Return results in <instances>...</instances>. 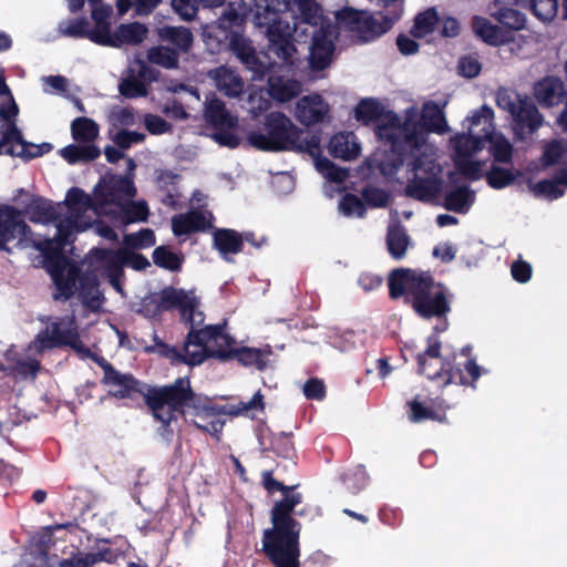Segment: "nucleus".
<instances>
[{"label":"nucleus","mask_w":567,"mask_h":567,"mask_svg":"<svg viewBox=\"0 0 567 567\" xmlns=\"http://www.w3.org/2000/svg\"><path fill=\"white\" fill-rule=\"evenodd\" d=\"M381 134L390 151L378 163L382 175L393 178L405 165L408 168V183L405 195L421 202H430L442 189L443 181L440 178L441 166L434 157V147L417 133L413 123L408 122L404 128L383 126Z\"/></svg>","instance_id":"f257e3e1"},{"label":"nucleus","mask_w":567,"mask_h":567,"mask_svg":"<svg viewBox=\"0 0 567 567\" xmlns=\"http://www.w3.org/2000/svg\"><path fill=\"white\" fill-rule=\"evenodd\" d=\"M97 363L104 373L102 383L111 388L109 393L117 399H133L136 394L142 395L152 415L162 423L161 435L167 441L173 436L171 423L176 421L178 415H184L187 408H195L196 394L186 377L177 378L168 385L151 386L138 381L131 373L117 371L103 358Z\"/></svg>","instance_id":"f03ea898"},{"label":"nucleus","mask_w":567,"mask_h":567,"mask_svg":"<svg viewBox=\"0 0 567 567\" xmlns=\"http://www.w3.org/2000/svg\"><path fill=\"white\" fill-rule=\"evenodd\" d=\"M106 176L102 177L93 188V196L79 187H72L66 194L63 215L56 225V234L53 238L37 240L30 226L14 237L16 247L19 249L34 248L45 258L50 259L62 254L68 244L72 241L74 231H84L92 226V215L104 216L99 207V197H105Z\"/></svg>","instance_id":"7ed1b4c3"},{"label":"nucleus","mask_w":567,"mask_h":567,"mask_svg":"<svg viewBox=\"0 0 567 567\" xmlns=\"http://www.w3.org/2000/svg\"><path fill=\"white\" fill-rule=\"evenodd\" d=\"M388 287L392 299L404 297L405 303L423 319L446 318L451 311L453 293L429 271L394 269L389 275Z\"/></svg>","instance_id":"20e7f679"},{"label":"nucleus","mask_w":567,"mask_h":567,"mask_svg":"<svg viewBox=\"0 0 567 567\" xmlns=\"http://www.w3.org/2000/svg\"><path fill=\"white\" fill-rule=\"evenodd\" d=\"M284 494L285 497L271 508L272 527L264 530L262 551L275 567H300L301 524L292 515L302 495Z\"/></svg>","instance_id":"39448f33"},{"label":"nucleus","mask_w":567,"mask_h":567,"mask_svg":"<svg viewBox=\"0 0 567 567\" xmlns=\"http://www.w3.org/2000/svg\"><path fill=\"white\" fill-rule=\"evenodd\" d=\"M105 197H99V207L115 226L146 221L150 215L145 200H133L136 187L132 176H106Z\"/></svg>","instance_id":"423d86ee"},{"label":"nucleus","mask_w":567,"mask_h":567,"mask_svg":"<svg viewBox=\"0 0 567 567\" xmlns=\"http://www.w3.org/2000/svg\"><path fill=\"white\" fill-rule=\"evenodd\" d=\"M38 320L45 324L29 343L28 350L42 354L53 349L70 347L83 357H90L91 350L82 342L74 315L61 317L40 316Z\"/></svg>","instance_id":"0eeeda50"},{"label":"nucleus","mask_w":567,"mask_h":567,"mask_svg":"<svg viewBox=\"0 0 567 567\" xmlns=\"http://www.w3.org/2000/svg\"><path fill=\"white\" fill-rule=\"evenodd\" d=\"M178 310L185 324H203L205 315L200 310V300L194 290L166 287L155 297L143 299L138 312L155 318L164 311Z\"/></svg>","instance_id":"6e6552de"},{"label":"nucleus","mask_w":567,"mask_h":567,"mask_svg":"<svg viewBox=\"0 0 567 567\" xmlns=\"http://www.w3.org/2000/svg\"><path fill=\"white\" fill-rule=\"evenodd\" d=\"M496 104L511 115L514 135L519 141L533 135L543 125V115L527 95L499 87L496 92Z\"/></svg>","instance_id":"1a4fd4ad"},{"label":"nucleus","mask_w":567,"mask_h":567,"mask_svg":"<svg viewBox=\"0 0 567 567\" xmlns=\"http://www.w3.org/2000/svg\"><path fill=\"white\" fill-rule=\"evenodd\" d=\"M410 121L415 126L417 133L423 135L425 143H429V133L445 134L449 131L443 106H440L434 101H426L422 105L420 117L417 110L414 106L405 110L403 120L395 113H388L383 117L382 122L377 125V135L381 141L385 142V137L381 134V128L383 126H398L405 130L408 122Z\"/></svg>","instance_id":"9d476101"},{"label":"nucleus","mask_w":567,"mask_h":567,"mask_svg":"<svg viewBox=\"0 0 567 567\" xmlns=\"http://www.w3.org/2000/svg\"><path fill=\"white\" fill-rule=\"evenodd\" d=\"M266 133L251 131L247 134L249 145L261 151H290L296 137L302 135L292 121L280 112L269 113L265 118Z\"/></svg>","instance_id":"9b49d317"},{"label":"nucleus","mask_w":567,"mask_h":567,"mask_svg":"<svg viewBox=\"0 0 567 567\" xmlns=\"http://www.w3.org/2000/svg\"><path fill=\"white\" fill-rule=\"evenodd\" d=\"M188 326V343H194L195 351L203 353L204 361L215 358L226 362L234 358L236 340L225 332L224 324Z\"/></svg>","instance_id":"f8f14e48"},{"label":"nucleus","mask_w":567,"mask_h":567,"mask_svg":"<svg viewBox=\"0 0 567 567\" xmlns=\"http://www.w3.org/2000/svg\"><path fill=\"white\" fill-rule=\"evenodd\" d=\"M417 372L431 381H439L443 385L453 382L465 384L466 380L460 368L452 367L441 357V341L436 336L427 338L426 349L416 355Z\"/></svg>","instance_id":"ddd939ff"},{"label":"nucleus","mask_w":567,"mask_h":567,"mask_svg":"<svg viewBox=\"0 0 567 567\" xmlns=\"http://www.w3.org/2000/svg\"><path fill=\"white\" fill-rule=\"evenodd\" d=\"M337 29L353 33L360 41L369 42L390 30L384 25L380 17L364 10H355L350 7L336 12Z\"/></svg>","instance_id":"4468645a"},{"label":"nucleus","mask_w":567,"mask_h":567,"mask_svg":"<svg viewBox=\"0 0 567 567\" xmlns=\"http://www.w3.org/2000/svg\"><path fill=\"white\" fill-rule=\"evenodd\" d=\"M265 32L269 44L268 50L284 65H295L297 49L291 37L289 22H277L255 25Z\"/></svg>","instance_id":"2eb2a0df"},{"label":"nucleus","mask_w":567,"mask_h":567,"mask_svg":"<svg viewBox=\"0 0 567 567\" xmlns=\"http://www.w3.org/2000/svg\"><path fill=\"white\" fill-rule=\"evenodd\" d=\"M336 37V27L331 23L322 25L319 34L315 35V40L309 47V64L312 70L321 71L329 66L334 51L333 40Z\"/></svg>","instance_id":"dca6fc26"},{"label":"nucleus","mask_w":567,"mask_h":567,"mask_svg":"<svg viewBox=\"0 0 567 567\" xmlns=\"http://www.w3.org/2000/svg\"><path fill=\"white\" fill-rule=\"evenodd\" d=\"M231 52L252 73V80H262L268 71L267 64L259 58L252 42L241 34H234L229 39Z\"/></svg>","instance_id":"f3484780"},{"label":"nucleus","mask_w":567,"mask_h":567,"mask_svg":"<svg viewBox=\"0 0 567 567\" xmlns=\"http://www.w3.org/2000/svg\"><path fill=\"white\" fill-rule=\"evenodd\" d=\"M154 342L155 344L147 347L146 351L156 352L161 357L171 360L174 364L184 363L194 367L204 362L203 353L195 351L194 343H188V336L182 348L163 342L156 334L154 336Z\"/></svg>","instance_id":"a211bd4d"},{"label":"nucleus","mask_w":567,"mask_h":567,"mask_svg":"<svg viewBox=\"0 0 567 567\" xmlns=\"http://www.w3.org/2000/svg\"><path fill=\"white\" fill-rule=\"evenodd\" d=\"M213 214L200 208L190 209L172 217V231L181 238L194 233L206 231L213 226Z\"/></svg>","instance_id":"6ab92c4d"},{"label":"nucleus","mask_w":567,"mask_h":567,"mask_svg":"<svg viewBox=\"0 0 567 567\" xmlns=\"http://www.w3.org/2000/svg\"><path fill=\"white\" fill-rule=\"evenodd\" d=\"M207 78L213 82L219 93L228 99H237L245 92V81L234 68L219 65L207 72Z\"/></svg>","instance_id":"aec40b11"},{"label":"nucleus","mask_w":567,"mask_h":567,"mask_svg":"<svg viewBox=\"0 0 567 567\" xmlns=\"http://www.w3.org/2000/svg\"><path fill=\"white\" fill-rule=\"evenodd\" d=\"M147 28L140 22L120 24L114 32L107 37H99L96 44L111 48H121L123 45H137L146 39Z\"/></svg>","instance_id":"412c9836"},{"label":"nucleus","mask_w":567,"mask_h":567,"mask_svg":"<svg viewBox=\"0 0 567 567\" xmlns=\"http://www.w3.org/2000/svg\"><path fill=\"white\" fill-rule=\"evenodd\" d=\"M329 111V104L321 95L311 94L297 101L295 115L301 124L310 126L323 122Z\"/></svg>","instance_id":"4be33fe9"},{"label":"nucleus","mask_w":567,"mask_h":567,"mask_svg":"<svg viewBox=\"0 0 567 567\" xmlns=\"http://www.w3.org/2000/svg\"><path fill=\"white\" fill-rule=\"evenodd\" d=\"M25 229L22 212L9 205H0V250L11 252L7 245Z\"/></svg>","instance_id":"5701e85b"},{"label":"nucleus","mask_w":567,"mask_h":567,"mask_svg":"<svg viewBox=\"0 0 567 567\" xmlns=\"http://www.w3.org/2000/svg\"><path fill=\"white\" fill-rule=\"evenodd\" d=\"M250 13L254 17V8H249V3L244 1H229L227 8L217 19V27L226 33V38L228 34H240L239 30L243 27V23L246 17Z\"/></svg>","instance_id":"b1692460"},{"label":"nucleus","mask_w":567,"mask_h":567,"mask_svg":"<svg viewBox=\"0 0 567 567\" xmlns=\"http://www.w3.org/2000/svg\"><path fill=\"white\" fill-rule=\"evenodd\" d=\"M53 148L50 143L33 144L23 140L22 132L19 130V137L7 141H0V155L18 156L23 159H32L42 156Z\"/></svg>","instance_id":"393cba45"},{"label":"nucleus","mask_w":567,"mask_h":567,"mask_svg":"<svg viewBox=\"0 0 567 567\" xmlns=\"http://www.w3.org/2000/svg\"><path fill=\"white\" fill-rule=\"evenodd\" d=\"M291 0H256L254 6V24L287 22L282 14L289 9Z\"/></svg>","instance_id":"a878e982"},{"label":"nucleus","mask_w":567,"mask_h":567,"mask_svg":"<svg viewBox=\"0 0 567 567\" xmlns=\"http://www.w3.org/2000/svg\"><path fill=\"white\" fill-rule=\"evenodd\" d=\"M204 117L215 128H233L238 120L227 109L225 103L215 94L206 97Z\"/></svg>","instance_id":"bb28decb"},{"label":"nucleus","mask_w":567,"mask_h":567,"mask_svg":"<svg viewBox=\"0 0 567 567\" xmlns=\"http://www.w3.org/2000/svg\"><path fill=\"white\" fill-rule=\"evenodd\" d=\"M64 207L61 203L54 204L41 197L33 199L25 208L29 219L35 224H59Z\"/></svg>","instance_id":"cd10ccee"},{"label":"nucleus","mask_w":567,"mask_h":567,"mask_svg":"<svg viewBox=\"0 0 567 567\" xmlns=\"http://www.w3.org/2000/svg\"><path fill=\"white\" fill-rule=\"evenodd\" d=\"M528 187L535 197L548 200L563 197L567 187V167H560L553 178L543 179L537 183H528Z\"/></svg>","instance_id":"c85d7f7f"},{"label":"nucleus","mask_w":567,"mask_h":567,"mask_svg":"<svg viewBox=\"0 0 567 567\" xmlns=\"http://www.w3.org/2000/svg\"><path fill=\"white\" fill-rule=\"evenodd\" d=\"M155 32L159 42L171 44L178 54L188 52L194 41L190 29L183 25H163Z\"/></svg>","instance_id":"c756f323"},{"label":"nucleus","mask_w":567,"mask_h":567,"mask_svg":"<svg viewBox=\"0 0 567 567\" xmlns=\"http://www.w3.org/2000/svg\"><path fill=\"white\" fill-rule=\"evenodd\" d=\"M213 246L223 259L231 262L230 255L239 254L243 250V236L234 229H216L213 233Z\"/></svg>","instance_id":"7c9ffc66"},{"label":"nucleus","mask_w":567,"mask_h":567,"mask_svg":"<svg viewBox=\"0 0 567 567\" xmlns=\"http://www.w3.org/2000/svg\"><path fill=\"white\" fill-rule=\"evenodd\" d=\"M179 175L172 171H159L155 177L156 189L161 193V203L171 208L179 206Z\"/></svg>","instance_id":"2f4dec72"},{"label":"nucleus","mask_w":567,"mask_h":567,"mask_svg":"<svg viewBox=\"0 0 567 567\" xmlns=\"http://www.w3.org/2000/svg\"><path fill=\"white\" fill-rule=\"evenodd\" d=\"M18 114L19 107L13 96L0 100V141L19 137Z\"/></svg>","instance_id":"473e14b6"},{"label":"nucleus","mask_w":567,"mask_h":567,"mask_svg":"<svg viewBox=\"0 0 567 567\" xmlns=\"http://www.w3.org/2000/svg\"><path fill=\"white\" fill-rule=\"evenodd\" d=\"M385 244L390 256L394 260H402L411 245V237L403 225L393 223L388 226Z\"/></svg>","instance_id":"72a5a7b5"},{"label":"nucleus","mask_w":567,"mask_h":567,"mask_svg":"<svg viewBox=\"0 0 567 567\" xmlns=\"http://www.w3.org/2000/svg\"><path fill=\"white\" fill-rule=\"evenodd\" d=\"M360 145L353 133L334 134L329 142V153L336 158L351 161L358 157Z\"/></svg>","instance_id":"f704fd0d"},{"label":"nucleus","mask_w":567,"mask_h":567,"mask_svg":"<svg viewBox=\"0 0 567 567\" xmlns=\"http://www.w3.org/2000/svg\"><path fill=\"white\" fill-rule=\"evenodd\" d=\"M564 83L554 76H547L538 81L534 86L536 100L546 106H553L561 101Z\"/></svg>","instance_id":"c9c22d12"},{"label":"nucleus","mask_w":567,"mask_h":567,"mask_svg":"<svg viewBox=\"0 0 567 567\" xmlns=\"http://www.w3.org/2000/svg\"><path fill=\"white\" fill-rule=\"evenodd\" d=\"M472 28L475 35L489 45L498 47L509 41L507 33L486 18L475 16Z\"/></svg>","instance_id":"e433bc0d"},{"label":"nucleus","mask_w":567,"mask_h":567,"mask_svg":"<svg viewBox=\"0 0 567 567\" xmlns=\"http://www.w3.org/2000/svg\"><path fill=\"white\" fill-rule=\"evenodd\" d=\"M102 259L114 266L116 271H122L121 267L123 265L130 266L135 270H144L151 266L150 260L145 256L133 251L107 250L103 251Z\"/></svg>","instance_id":"4c0bfd02"},{"label":"nucleus","mask_w":567,"mask_h":567,"mask_svg":"<svg viewBox=\"0 0 567 567\" xmlns=\"http://www.w3.org/2000/svg\"><path fill=\"white\" fill-rule=\"evenodd\" d=\"M120 555L121 553L116 549L107 546H97L96 551L68 558L63 564L65 567H92L99 561L115 563Z\"/></svg>","instance_id":"58836bf2"},{"label":"nucleus","mask_w":567,"mask_h":567,"mask_svg":"<svg viewBox=\"0 0 567 567\" xmlns=\"http://www.w3.org/2000/svg\"><path fill=\"white\" fill-rule=\"evenodd\" d=\"M79 296L83 303L93 310H97L103 302V296L99 289V279L94 272H84L80 277Z\"/></svg>","instance_id":"ea45409f"},{"label":"nucleus","mask_w":567,"mask_h":567,"mask_svg":"<svg viewBox=\"0 0 567 567\" xmlns=\"http://www.w3.org/2000/svg\"><path fill=\"white\" fill-rule=\"evenodd\" d=\"M300 83L282 76H270L268 80V94L279 102H288L300 93Z\"/></svg>","instance_id":"a19ab883"},{"label":"nucleus","mask_w":567,"mask_h":567,"mask_svg":"<svg viewBox=\"0 0 567 567\" xmlns=\"http://www.w3.org/2000/svg\"><path fill=\"white\" fill-rule=\"evenodd\" d=\"M61 157L69 164L87 163L101 155V150L94 144H70L59 151Z\"/></svg>","instance_id":"79ce46f5"},{"label":"nucleus","mask_w":567,"mask_h":567,"mask_svg":"<svg viewBox=\"0 0 567 567\" xmlns=\"http://www.w3.org/2000/svg\"><path fill=\"white\" fill-rule=\"evenodd\" d=\"M455 152V158L472 157L473 154L481 151L485 145V137L480 132L472 131L467 134L456 135L451 140Z\"/></svg>","instance_id":"37998d69"},{"label":"nucleus","mask_w":567,"mask_h":567,"mask_svg":"<svg viewBox=\"0 0 567 567\" xmlns=\"http://www.w3.org/2000/svg\"><path fill=\"white\" fill-rule=\"evenodd\" d=\"M474 200L475 194L468 186H460L445 193L443 205L447 210L465 214L470 210Z\"/></svg>","instance_id":"c03bdc74"},{"label":"nucleus","mask_w":567,"mask_h":567,"mask_svg":"<svg viewBox=\"0 0 567 567\" xmlns=\"http://www.w3.org/2000/svg\"><path fill=\"white\" fill-rule=\"evenodd\" d=\"M270 354L271 349L269 347L266 349L243 347L236 348L233 359H236L244 367H254L261 371L267 368Z\"/></svg>","instance_id":"a18cd8bd"},{"label":"nucleus","mask_w":567,"mask_h":567,"mask_svg":"<svg viewBox=\"0 0 567 567\" xmlns=\"http://www.w3.org/2000/svg\"><path fill=\"white\" fill-rule=\"evenodd\" d=\"M485 142L489 143V153L493 156L494 163L512 164L513 159V145L509 141L499 133L487 132Z\"/></svg>","instance_id":"49530a36"},{"label":"nucleus","mask_w":567,"mask_h":567,"mask_svg":"<svg viewBox=\"0 0 567 567\" xmlns=\"http://www.w3.org/2000/svg\"><path fill=\"white\" fill-rule=\"evenodd\" d=\"M501 166L499 163H493L489 171L486 173V182L494 189H502L512 185L515 179L520 176L519 171L513 169L512 164Z\"/></svg>","instance_id":"de8ad7c7"},{"label":"nucleus","mask_w":567,"mask_h":567,"mask_svg":"<svg viewBox=\"0 0 567 567\" xmlns=\"http://www.w3.org/2000/svg\"><path fill=\"white\" fill-rule=\"evenodd\" d=\"M113 14V8L110 4H99L92 7L91 18L94 21V28H92V42L96 44L99 37L105 38L111 32V17Z\"/></svg>","instance_id":"09e8293b"},{"label":"nucleus","mask_w":567,"mask_h":567,"mask_svg":"<svg viewBox=\"0 0 567 567\" xmlns=\"http://www.w3.org/2000/svg\"><path fill=\"white\" fill-rule=\"evenodd\" d=\"M146 60L151 64L172 70L178 66L179 54L166 45H154L146 51Z\"/></svg>","instance_id":"8fccbe9b"},{"label":"nucleus","mask_w":567,"mask_h":567,"mask_svg":"<svg viewBox=\"0 0 567 567\" xmlns=\"http://www.w3.org/2000/svg\"><path fill=\"white\" fill-rule=\"evenodd\" d=\"M71 134L76 143L94 144L99 136V125L89 117H76L71 123Z\"/></svg>","instance_id":"3c124183"},{"label":"nucleus","mask_w":567,"mask_h":567,"mask_svg":"<svg viewBox=\"0 0 567 567\" xmlns=\"http://www.w3.org/2000/svg\"><path fill=\"white\" fill-rule=\"evenodd\" d=\"M54 284L63 299L71 298L76 290V282L80 281V274L76 267H70L64 274L63 270L55 269L52 272Z\"/></svg>","instance_id":"603ef678"},{"label":"nucleus","mask_w":567,"mask_h":567,"mask_svg":"<svg viewBox=\"0 0 567 567\" xmlns=\"http://www.w3.org/2000/svg\"><path fill=\"white\" fill-rule=\"evenodd\" d=\"M58 32L68 38H86L92 41V28L86 18L66 19L58 24Z\"/></svg>","instance_id":"864d4df0"},{"label":"nucleus","mask_w":567,"mask_h":567,"mask_svg":"<svg viewBox=\"0 0 567 567\" xmlns=\"http://www.w3.org/2000/svg\"><path fill=\"white\" fill-rule=\"evenodd\" d=\"M494 112L487 106L483 105L478 110H475L471 116H467L465 122L468 123V132H480L481 136L485 137L487 132H493Z\"/></svg>","instance_id":"5fc2aeb1"},{"label":"nucleus","mask_w":567,"mask_h":567,"mask_svg":"<svg viewBox=\"0 0 567 567\" xmlns=\"http://www.w3.org/2000/svg\"><path fill=\"white\" fill-rule=\"evenodd\" d=\"M492 17L498 23L511 30H522L526 24L525 14L517 9L511 8V6H499V8L492 13Z\"/></svg>","instance_id":"6e6d98bb"},{"label":"nucleus","mask_w":567,"mask_h":567,"mask_svg":"<svg viewBox=\"0 0 567 567\" xmlns=\"http://www.w3.org/2000/svg\"><path fill=\"white\" fill-rule=\"evenodd\" d=\"M439 16L434 8L420 12L414 19L413 27L410 31L411 35L420 39L424 38L434 31Z\"/></svg>","instance_id":"4d7b16f0"},{"label":"nucleus","mask_w":567,"mask_h":567,"mask_svg":"<svg viewBox=\"0 0 567 567\" xmlns=\"http://www.w3.org/2000/svg\"><path fill=\"white\" fill-rule=\"evenodd\" d=\"M118 92L126 99L144 97L148 94L147 85L132 70L118 83Z\"/></svg>","instance_id":"13d9d810"},{"label":"nucleus","mask_w":567,"mask_h":567,"mask_svg":"<svg viewBox=\"0 0 567 567\" xmlns=\"http://www.w3.org/2000/svg\"><path fill=\"white\" fill-rule=\"evenodd\" d=\"M153 261L159 268L169 271H178L183 266L184 256L172 251L165 246H159L153 251Z\"/></svg>","instance_id":"bf43d9fd"},{"label":"nucleus","mask_w":567,"mask_h":567,"mask_svg":"<svg viewBox=\"0 0 567 567\" xmlns=\"http://www.w3.org/2000/svg\"><path fill=\"white\" fill-rule=\"evenodd\" d=\"M293 20L318 24L320 28L328 24L323 21L321 8L315 0H299L298 14L293 16Z\"/></svg>","instance_id":"052dcab7"},{"label":"nucleus","mask_w":567,"mask_h":567,"mask_svg":"<svg viewBox=\"0 0 567 567\" xmlns=\"http://www.w3.org/2000/svg\"><path fill=\"white\" fill-rule=\"evenodd\" d=\"M375 6L383 8V11H378L377 16L380 17L381 21L384 22L385 27L390 29L401 18L402 3L400 0H370Z\"/></svg>","instance_id":"680f3d73"},{"label":"nucleus","mask_w":567,"mask_h":567,"mask_svg":"<svg viewBox=\"0 0 567 567\" xmlns=\"http://www.w3.org/2000/svg\"><path fill=\"white\" fill-rule=\"evenodd\" d=\"M162 0H117L116 7L120 16L125 14L130 8H134L136 16H147L161 3Z\"/></svg>","instance_id":"e2e57ef3"},{"label":"nucleus","mask_w":567,"mask_h":567,"mask_svg":"<svg viewBox=\"0 0 567 567\" xmlns=\"http://www.w3.org/2000/svg\"><path fill=\"white\" fill-rule=\"evenodd\" d=\"M342 481L350 493H359L368 483V474L364 466L358 465L353 470L346 472L342 475Z\"/></svg>","instance_id":"0e129e2a"},{"label":"nucleus","mask_w":567,"mask_h":567,"mask_svg":"<svg viewBox=\"0 0 567 567\" xmlns=\"http://www.w3.org/2000/svg\"><path fill=\"white\" fill-rule=\"evenodd\" d=\"M156 243L155 233L150 228L124 236V244L133 249H142L154 246Z\"/></svg>","instance_id":"69168bd1"},{"label":"nucleus","mask_w":567,"mask_h":567,"mask_svg":"<svg viewBox=\"0 0 567 567\" xmlns=\"http://www.w3.org/2000/svg\"><path fill=\"white\" fill-rule=\"evenodd\" d=\"M339 210L346 217H359L362 218L365 215V206L363 202L353 194H346L339 202Z\"/></svg>","instance_id":"338daca9"},{"label":"nucleus","mask_w":567,"mask_h":567,"mask_svg":"<svg viewBox=\"0 0 567 567\" xmlns=\"http://www.w3.org/2000/svg\"><path fill=\"white\" fill-rule=\"evenodd\" d=\"M527 7L542 21L553 20L558 11L557 0H530Z\"/></svg>","instance_id":"774afa93"}]
</instances>
